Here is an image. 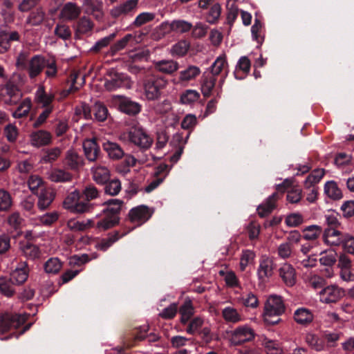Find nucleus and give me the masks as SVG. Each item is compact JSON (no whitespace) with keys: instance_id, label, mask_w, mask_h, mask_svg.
Wrapping results in <instances>:
<instances>
[{"instance_id":"33","label":"nucleus","mask_w":354,"mask_h":354,"mask_svg":"<svg viewBox=\"0 0 354 354\" xmlns=\"http://www.w3.org/2000/svg\"><path fill=\"white\" fill-rule=\"evenodd\" d=\"M324 193L328 198L333 200H339L343 196L341 189L334 180H330L325 183Z\"/></svg>"},{"instance_id":"42","label":"nucleus","mask_w":354,"mask_h":354,"mask_svg":"<svg viewBox=\"0 0 354 354\" xmlns=\"http://www.w3.org/2000/svg\"><path fill=\"white\" fill-rule=\"evenodd\" d=\"M180 313L181 315V322L186 324L194 315V308L190 300L185 301L184 304L180 308Z\"/></svg>"},{"instance_id":"53","label":"nucleus","mask_w":354,"mask_h":354,"mask_svg":"<svg viewBox=\"0 0 354 354\" xmlns=\"http://www.w3.org/2000/svg\"><path fill=\"white\" fill-rule=\"evenodd\" d=\"M199 93L193 89L185 91L180 96V101L183 104H191L198 100Z\"/></svg>"},{"instance_id":"37","label":"nucleus","mask_w":354,"mask_h":354,"mask_svg":"<svg viewBox=\"0 0 354 354\" xmlns=\"http://www.w3.org/2000/svg\"><path fill=\"white\" fill-rule=\"evenodd\" d=\"M322 232L321 226L317 225H309L303 229V238L307 241H314L320 236Z\"/></svg>"},{"instance_id":"56","label":"nucleus","mask_w":354,"mask_h":354,"mask_svg":"<svg viewBox=\"0 0 354 354\" xmlns=\"http://www.w3.org/2000/svg\"><path fill=\"white\" fill-rule=\"evenodd\" d=\"M58 218V214L57 212H52L46 213L37 218V224H42L49 225L55 222Z\"/></svg>"},{"instance_id":"29","label":"nucleus","mask_w":354,"mask_h":354,"mask_svg":"<svg viewBox=\"0 0 354 354\" xmlns=\"http://www.w3.org/2000/svg\"><path fill=\"white\" fill-rule=\"evenodd\" d=\"M154 67L161 73L171 74L178 69V64L172 59H163L155 62Z\"/></svg>"},{"instance_id":"51","label":"nucleus","mask_w":354,"mask_h":354,"mask_svg":"<svg viewBox=\"0 0 354 354\" xmlns=\"http://www.w3.org/2000/svg\"><path fill=\"white\" fill-rule=\"evenodd\" d=\"M93 24L87 17H82L77 24V32L81 34H86L91 31Z\"/></svg>"},{"instance_id":"17","label":"nucleus","mask_w":354,"mask_h":354,"mask_svg":"<svg viewBox=\"0 0 354 354\" xmlns=\"http://www.w3.org/2000/svg\"><path fill=\"white\" fill-rule=\"evenodd\" d=\"M91 170L93 179L97 184L103 185L109 181L111 173L107 166L102 164H95L91 167Z\"/></svg>"},{"instance_id":"26","label":"nucleus","mask_w":354,"mask_h":354,"mask_svg":"<svg viewBox=\"0 0 354 354\" xmlns=\"http://www.w3.org/2000/svg\"><path fill=\"white\" fill-rule=\"evenodd\" d=\"M103 149L112 160H119L124 155V150L116 142L106 141L103 143Z\"/></svg>"},{"instance_id":"39","label":"nucleus","mask_w":354,"mask_h":354,"mask_svg":"<svg viewBox=\"0 0 354 354\" xmlns=\"http://www.w3.org/2000/svg\"><path fill=\"white\" fill-rule=\"evenodd\" d=\"M324 175V169H317L313 170L304 181V186L310 188L320 181Z\"/></svg>"},{"instance_id":"43","label":"nucleus","mask_w":354,"mask_h":354,"mask_svg":"<svg viewBox=\"0 0 354 354\" xmlns=\"http://www.w3.org/2000/svg\"><path fill=\"white\" fill-rule=\"evenodd\" d=\"M6 95L9 97L8 99L5 98V103L8 104H15L19 99L20 94L17 88L10 84L6 85Z\"/></svg>"},{"instance_id":"58","label":"nucleus","mask_w":354,"mask_h":354,"mask_svg":"<svg viewBox=\"0 0 354 354\" xmlns=\"http://www.w3.org/2000/svg\"><path fill=\"white\" fill-rule=\"evenodd\" d=\"M12 205L10 194L4 189H0V211L8 210Z\"/></svg>"},{"instance_id":"24","label":"nucleus","mask_w":354,"mask_h":354,"mask_svg":"<svg viewBox=\"0 0 354 354\" xmlns=\"http://www.w3.org/2000/svg\"><path fill=\"white\" fill-rule=\"evenodd\" d=\"M50 142L51 135L46 131H37L30 135V143L34 147H39L47 145Z\"/></svg>"},{"instance_id":"40","label":"nucleus","mask_w":354,"mask_h":354,"mask_svg":"<svg viewBox=\"0 0 354 354\" xmlns=\"http://www.w3.org/2000/svg\"><path fill=\"white\" fill-rule=\"evenodd\" d=\"M0 293L8 297L14 295L15 288L10 279L3 277H0Z\"/></svg>"},{"instance_id":"61","label":"nucleus","mask_w":354,"mask_h":354,"mask_svg":"<svg viewBox=\"0 0 354 354\" xmlns=\"http://www.w3.org/2000/svg\"><path fill=\"white\" fill-rule=\"evenodd\" d=\"M221 13V6L218 3L213 5L207 15V21L209 24H214L220 17Z\"/></svg>"},{"instance_id":"48","label":"nucleus","mask_w":354,"mask_h":354,"mask_svg":"<svg viewBox=\"0 0 354 354\" xmlns=\"http://www.w3.org/2000/svg\"><path fill=\"white\" fill-rule=\"evenodd\" d=\"M31 108V101L29 98H26L20 104L17 109L13 112L12 115L14 118H19L26 115Z\"/></svg>"},{"instance_id":"44","label":"nucleus","mask_w":354,"mask_h":354,"mask_svg":"<svg viewBox=\"0 0 354 354\" xmlns=\"http://www.w3.org/2000/svg\"><path fill=\"white\" fill-rule=\"evenodd\" d=\"M255 254L253 251L245 250L242 252L240 259V269L243 271L251 263H253Z\"/></svg>"},{"instance_id":"8","label":"nucleus","mask_w":354,"mask_h":354,"mask_svg":"<svg viewBox=\"0 0 354 354\" xmlns=\"http://www.w3.org/2000/svg\"><path fill=\"white\" fill-rule=\"evenodd\" d=\"M104 86L106 90L111 91L119 88H129L131 87V82L127 75L114 73L105 81Z\"/></svg>"},{"instance_id":"47","label":"nucleus","mask_w":354,"mask_h":354,"mask_svg":"<svg viewBox=\"0 0 354 354\" xmlns=\"http://www.w3.org/2000/svg\"><path fill=\"white\" fill-rule=\"evenodd\" d=\"M44 12L42 10L37 9L30 14L26 23L30 26H38L44 21Z\"/></svg>"},{"instance_id":"28","label":"nucleus","mask_w":354,"mask_h":354,"mask_svg":"<svg viewBox=\"0 0 354 354\" xmlns=\"http://www.w3.org/2000/svg\"><path fill=\"white\" fill-rule=\"evenodd\" d=\"M295 321L300 325H307L313 322V314L306 308H299L294 313Z\"/></svg>"},{"instance_id":"64","label":"nucleus","mask_w":354,"mask_h":354,"mask_svg":"<svg viewBox=\"0 0 354 354\" xmlns=\"http://www.w3.org/2000/svg\"><path fill=\"white\" fill-rule=\"evenodd\" d=\"M325 219L328 227L337 229L341 226V223L339 221V215L334 212L326 214L325 215Z\"/></svg>"},{"instance_id":"9","label":"nucleus","mask_w":354,"mask_h":354,"mask_svg":"<svg viewBox=\"0 0 354 354\" xmlns=\"http://www.w3.org/2000/svg\"><path fill=\"white\" fill-rule=\"evenodd\" d=\"M274 263L272 259L266 256H262L259 261V266L257 269L259 280L264 283L273 274Z\"/></svg>"},{"instance_id":"50","label":"nucleus","mask_w":354,"mask_h":354,"mask_svg":"<svg viewBox=\"0 0 354 354\" xmlns=\"http://www.w3.org/2000/svg\"><path fill=\"white\" fill-rule=\"evenodd\" d=\"M285 223L290 227H295L304 223V216L300 213H292L286 216Z\"/></svg>"},{"instance_id":"22","label":"nucleus","mask_w":354,"mask_h":354,"mask_svg":"<svg viewBox=\"0 0 354 354\" xmlns=\"http://www.w3.org/2000/svg\"><path fill=\"white\" fill-rule=\"evenodd\" d=\"M279 275L288 286H292L296 282L295 268L288 263H284L279 268Z\"/></svg>"},{"instance_id":"27","label":"nucleus","mask_w":354,"mask_h":354,"mask_svg":"<svg viewBox=\"0 0 354 354\" xmlns=\"http://www.w3.org/2000/svg\"><path fill=\"white\" fill-rule=\"evenodd\" d=\"M138 2V0H127L124 3L113 8L111 10V14L114 17L128 14L136 8Z\"/></svg>"},{"instance_id":"63","label":"nucleus","mask_w":354,"mask_h":354,"mask_svg":"<svg viewBox=\"0 0 354 354\" xmlns=\"http://www.w3.org/2000/svg\"><path fill=\"white\" fill-rule=\"evenodd\" d=\"M264 346L267 354H282V350L279 344L272 340H266Z\"/></svg>"},{"instance_id":"49","label":"nucleus","mask_w":354,"mask_h":354,"mask_svg":"<svg viewBox=\"0 0 354 354\" xmlns=\"http://www.w3.org/2000/svg\"><path fill=\"white\" fill-rule=\"evenodd\" d=\"M341 245L345 253L354 254V236L344 233Z\"/></svg>"},{"instance_id":"54","label":"nucleus","mask_w":354,"mask_h":354,"mask_svg":"<svg viewBox=\"0 0 354 354\" xmlns=\"http://www.w3.org/2000/svg\"><path fill=\"white\" fill-rule=\"evenodd\" d=\"M156 15L153 12H144L139 14L133 21V25L140 27L143 24L154 19Z\"/></svg>"},{"instance_id":"11","label":"nucleus","mask_w":354,"mask_h":354,"mask_svg":"<svg viewBox=\"0 0 354 354\" xmlns=\"http://www.w3.org/2000/svg\"><path fill=\"white\" fill-rule=\"evenodd\" d=\"M82 8L76 3L67 2L60 10L59 18L64 21H73L79 17Z\"/></svg>"},{"instance_id":"23","label":"nucleus","mask_w":354,"mask_h":354,"mask_svg":"<svg viewBox=\"0 0 354 354\" xmlns=\"http://www.w3.org/2000/svg\"><path fill=\"white\" fill-rule=\"evenodd\" d=\"M84 154L88 160L93 162L98 158L100 148L93 139L86 140L83 142Z\"/></svg>"},{"instance_id":"4","label":"nucleus","mask_w":354,"mask_h":354,"mask_svg":"<svg viewBox=\"0 0 354 354\" xmlns=\"http://www.w3.org/2000/svg\"><path fill=\"white\" fill-rule=\"evenodd\" d=\"M80 193L75 190L71 192L64 201V208L73 213H84L90 210L91 206L88 203L80 201Z\"/></svg>"},{"instance_id":"38","label":"nucleus","mask_w":354,"mask_h":354,"mask_svg":"<svg viewBox=\"0 0 354 354\" xmlns=\"http://www.w3.org/2000/svg\"><path fill=\"white\" fill-rule=\"evenodd\" d=\"M48 178L53 182H66L71 178V175L62 169H53L48 172Z\"/></svg>"},{"instance_id":"46","label":"nucleus","mask_w":354,"mask_h":354,"mask_svg":"<svg viewBox=\"0 0 354 354\" xmlns=\"http://www.w3.org/2000/svg\"><path fill=\"white\" fill-rule=\"evenodd\" d=\"M19 35L17 32L14 31L10 33L1 32L0 33V47L6 50L8 48L9 41H18Z\"/></svg>"},{"instance_id":"55","label":"nucleus","mask_w":354,"mask_h":354,"mask_svg":"<svg viewBox=\"0 0 354 354\" xmlns=\"http://www.w3.org/2000/svg\"><path fill=\"white\" fill-rule=\"evenodd\" d=\"M54 32L58 37L64 40L68 39L71 37V31L69 28V26L66 24H57L55 28Z\"/></svg>"},{"instance_id":"62","label":"nucleus","mask_w":354,"mask_h":354,"mask_svg":"<svg viewBox=\"0 0 354 354\" xmlns=\"http://www.w3.org/2000/svg\"><path fill=\"white\" fill-rule=\"evenodd\" d=\"M241 301L245 306L252 308H255L259 305V300L257 296L251 292L243 296Z\"/></svg>"},{"instance_id":"18","label":"nucleus","mask_w":354,"mask_h":354,"mask_svg":"<svg viewBox=\"0 0 354 354\" xmlns=\"http://www.w3.org/2000/svg\"><path fill=\"white\" fill-rule=\"evenodd\" d=\"M162 26L170 31L179 34L187 32L192 28L191 23L182 19L165 22Z\"/></svg>"},{"instance_id":"25","label":"nucleus","mask_w":354,"mask_h":354,"mask_svg":"<svg viewBox=\"0 0 354 354\" xmlns=\"http://www.w3.org/2000/svg\"><path fill=\"white\" fill-rule=\"evenodd\" d=\"M221 314L224 320L228 323L236 324L243 320L241 313L232 306L223 308Z\"/></svg>"},{"instance_id":"6","label":"nucleus","mask_w":354,"mask_h":354,"mask_svg":"<svg viewBox=\"0 0 354 354\" xmlns=\"http://www.w3.org/2000/svg\"><path fill=\"white\" fill-rule=\"evenodd\" d=\"M26 320V315L5 313L0 317V333L17 328Z\"/></svg>"},{"instance_id":"2","label":"nucleus","mask_w":354,"mask_h":354,"mask_svg":"<svg viewBox=\"0 0 354 354\" xmlns=\"http://www.w3.org/2000/svg\"><path fill=\"white\" fill-rule=\"evenodd\" d=\"M108 207L106 209L96 216L100 221L96 224L99 230H106L115 226L119 222L118 214L120 212L123 202L119 199H111L106 203Z\"/></svg>"},{"instance_id":"20","label":"nucleus","mask_w":354,"mask_h":354,"mask_svg":"<svg viewBox=\"0 0 354 354\" xmlns=\"http://www.w3.org/2000/svg\"><path fill=\"white\" fill-rule=\"evenodd\" d=\"M119 109L121 111L129 115H136L141 111V105L127 97H120Z\"/></svg>"},{"instance_id":"30","label":"nucleus","mask_w":354,"mask_h":354,"mask_svg":"<svg viewBox=\"0 0 354 354\" xmlns=\"http://www.w3.org/2000/svg\"><path fill=\"white\" fill-rule=\"evenodd\" d=\"M216 81V77L209 73H205L201 80V92L205 97L211 95Z\"/></svg>"},{"instance_id":"1","label":"nucleus","mask_w":354,"mask_h":354,"mask_svg":"<svg viewBox=\"0 0 354 354\" xmlns=\"http://www.w3.org/2000/svg\"><path fill=\"white\" fill-rule=\"evenodd\" d=\"M286 311V306L282 297L277 295H270L264 304L263 319L266 325L274 326L282 320L279 317Z\"/></svg>"},{"instance_id":"16","label":"nucleus","mask_w":354,"mask_h":354,"mask_svg":"<svg viewBox=\"0 0 354 354\" xmlns=\"http://www.w3.org/2000/svg\"><path fill=\"white\" fill-rule=\"evenodd\" d=\"M29 268L26 261H20L10 272L11 279L17 285L24 283L28 277Z\"/></svg>"},{"instance_id":"19","label":"nucleus","mask_w":354,"mask_h":354,"mask_svg":"<svg viewBox=\"0 0 354 354\" xmlns=\"http://www.w3.org/2000/svg\"><path fill=\"white\" fill-rule=\"evenodd\" d=\"M37 195L38 196L37 207L42 211L49 207L55 196L54 191L50 187L43 189Z\"/></svg>"},{"instance_id":"5","label":"nucleus","mask_w":354,"mask_h":354,"mask_svg":"<svg viewBox=\"0 0 354 354\" xmlns=\"http://www.w3.org/2000/svg\"><path fill=\"white\" fill-rule=\"evenodd\" d=\"M167 82L162 77L148 80L144 84L145 95L149 100H154L160 97L161 91L166 87Z\"/></svg>"},{"instance_id":"60","label":"nucleus","mask_w":354,"mask_h":354,"mask_svg":"<svg viewBox=\"0 0 354 354\" xmlns=\"http://www.w3.org/2000/svg\"><path fill=\"white\" fill-rule=\"evenodd\" d=\"M95 118L99 121H104L108 115L106 107L101 103H95L93 107Z\"/></svg>"},{"instance_id":"10","label":"nucleus","mask_w":354,"mask_h":354,"mask_svg":"<svg viewBox=\"0 0 354 354\" xmlns=\"http://www.w3.org/2000/svg\"><path fill=\"white\" fill-rule=\"evenodd\" d=\"M232 338L236 344H240L252 340L254 338V332L248 325L240 326L233 330Z\"/></svg>"},{"instance_id":"12","label":"nucleus","mask_w":354,"mask_h":354,"mask_svg":"<svg viewBox=\"0 0 354 354\" xmlns=\"http://www.w3.org/2000/svg\"><path fill=\"white\" fill-rule=\"evenodd\" d=\"M46 65V60L41 55H35L28 62L26 70L30 79L37 77Z\"/></svg>"},{"instance_id":"35","label":"nucleus","mask_w":354,"mask_h":354,"mask_svg":"<svg viewBox=\"0 0 354 354\" xmlns=\"http://www.w3.org/2000/svg\"><path fill=\"white\" fill-rule=\"evenodd\" d=\"M28 185L30 191L35 194H38L41 191L47 188L43 180L37 175H32L29 177Z\"/></svg>"},{"instance_id":"7","label":"nucleus","mask_w":354,"mask_h":354,"mask_svg":"<svg viewBox=\"0 0 354 354\" xmlns=\"http://www.w3.org/2000/svg\"><path fill=\"white\" fill-rule=\"evenodd\" d=\"M319 295L322 303H335L344 296V290L336 285H330L323 288Z\"/></svg>"},{"instance_id":"3","label":"nucleus","mask_w":354,"mask_h":354,"mask_svg":"<svg viewBox=\"0 0 354 354\" xmlns=\"http://www.w3.org/2000/svg\"><path fill=\"white\" fill-rule=\"evenodd\" d=\"M119 140L124 143H130L141 150H147L153 145V138L142 128L133 127L127 132L122 133Z\"/></svg>"},{"instance_id":"34","label":"nucleus","mask_w":354,"mask_h":354,"mask_svg":"<svg viewBox=\"0 0 354 354\" xmlns=\"http://www.w3.org/2000/svg\"><path fill=\"white\" fill-rule=\"evenodd\" d=\"M277 194H273L268 198L263 204L257 207V212L261 217L268 215L275 207Z\"/></svg>"},{"instance_id":"36","label":"nucleus","mask_w":354,"mask_h":354,"mask_svg":"<svg viewBox=\"0 0 354 354\" xmlns=\"http://www.w3.org/2000/svg\"><path fill=\"white\" fill-rule=\"evenodd\" d=\"M35 98L43 107H53L50 106V104L54 99V95L52 94H47L43 86H40L36 91Z\"/></svg>"},{"instance_id":"59","label":"nucleus","mask_w":354,"mask_h":354,"mask_svg":"<svg viewBox=\"0 0 354 354\" xmlns=\"http://www.w3.org/2000/svg\"><path fill=\"white\" fill-rule=\"evenodd\" d=\"M121 190V183L118 179H114L106 184L105 186V192L107 194L115 196Z\"/></svg>"},{"instance_id":"57","label":"nucleus","mask_w":354,"mask_h":354,"mask_svg":"<svg viewBox=\"0 0 354 354\" xmlns=\"http://www.w3.org/2000/svg\"><path fill=\"white\" fill-rule=\"evenodd\" d=\"M189 48V43L185 40H182L173 46L171 52L174 55L183 56L187 53Z\"/></svg>"},{"instance_id":"45","label":"nucleus","mask_w":354,"mask_h":354,"mask_svg":"<svg viewBox=\"0 0 354 354\" xmlns=\"http://www.w3.org/2000/svg\"><path fill=\"white\" fill-rule=\"evenodd\" d=\"M226 7L227 9V23L232 24L239 15V9L235 3V0H227Z\"/></svg>"},{"instance_id":"15","label":"nucleus","mask_w":354,"mask_h":354,"mask_svg":"<svg viewBox=\"0 0 354 354\" xmlns=\"http://www.w3.org/2000/svg\"><path fill=\"white\" fill-rule=\"evenodd\" d=\"M129 215L131 221L137 225H141L151 217V213L148 207L145 205L132 208Z\"/></svg>"},{"instance_id":"32","label":"nucleus","mask_w":354,"mask_h":354,"mask_svg":"<svg viewBox=\"0 0 354 354\" xmlns=\"http://www.w3.org/2000/svg\"><path fill=\"white\" fill-rule=\"evenodd\" d=\"M201 73V69L196 66L190 65L179 73L178 80L180 82H189L195 80Z\"/></svg>"},{"instance_id":"21","label":"nucleus","mask_w":354,"mask_h":354,"mask_svg":"<svg viewBox=\"0 0 354 354\" xmlns=\"http://www.w3.org/2000/svg\"><path fill=\"white\" fill-rule=\"evenodd\" d=\"M82 6L86 13L94 15L97 19H102V2L100 0H84Z\"/></svg>"},{"instance_id":"52","label":"nucleus","mask_w":354,"mask_h":354,"mask_svg":"<svg viewBox=\"0 0 354 354\" xmlns=\"http://www.w3.org/2000/svg\"><path fill=\"white\" fill-rule=\"evenodd\" d=\"M62 268V263L58 258L49 259L44 265L45 271L48 273L55 274Z\"/></svg>"},{"instance_id":"13","label":"nucleus","mask_w":354,"mask_h":354,"mask_svg":"<svg viewBox=\"0 0 354 354\" xmlns=\"http://www.w3.org/2000/svg\"><path fill=\"white\" fill-rule=\"evenodd\" d=\"M210 68L211 71L208 73L212 74L215 77L221 74L223 71L224 72V74L222 75V78L220 81V86H222V84L228 74V64L226 59V55L223 54L218 56L213 62Z\"/></svg>"},{"instance_id":"41","label":"nucleus","mask_w":354,"mask_h":354,"mask_svg":"<svg viewBox=\"0 0 354 354\" xmlns=\"http://www.w3.org/2000/svg\"><path fill=\"white\" fill-rule=\"evenodd\" d=\"M21 250L23 254L30 259L38 258L40 254L39 248L31 243H25L21 247Z\"/></svg>"},{"instance_id":"14","label":"nucleus","mask_w":354,"mask_h":354,"mask_svg":"<svg viewBox=\"0 0 354 354\" xmlns=\"http://www.w3.org/2000/svg\"><path fill=\"white\" fill-rule=\"evenodd\" d=\"M344 233L334 227H327L323 233V241L328 246H339L342 243Z\"/></svg>"},{"instance_id":"31","label":"nucleus","mask_w":354,"mask_h":354,"mask_svg":"<svg viewBox=\"0 0 354 354\" xmlns=\"http://www.w3.org/2000/svg\"><path fill=\"white\" fill-rule=\"evenodd\" d=\"M64 164L71 169H76L83 165V159L74 149L67 151Z\"/></svg>"}]
</instances>
